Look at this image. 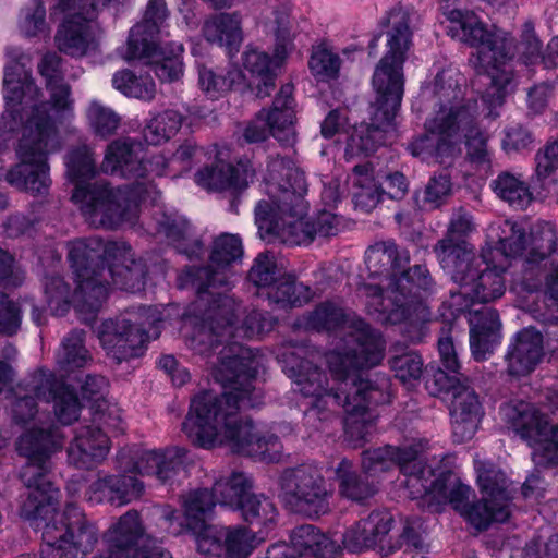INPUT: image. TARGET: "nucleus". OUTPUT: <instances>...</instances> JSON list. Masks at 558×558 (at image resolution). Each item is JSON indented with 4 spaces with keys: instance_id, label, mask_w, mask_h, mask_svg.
<instances>
[{
    "instance_id": "nucleus-1",
    "label": "nucleus",
    "mask_w": 558,
    "mask_h": 558,
    "mask_svg": "<svg viewBox=\"0 0 558 558\" xmlns=\"http://www.w3.org/2000/svg\"><path fill=\"white\" fill-rule=\"evenodd\" d=\"M5 392L10 397L13 422L24 428L15 444L19 456L26 460L20 471L27 488L22 512L28 519L46 521L43 558H75L78 550L84 553L94 544L96 534L90 526L82 524L76 508H69L64 514L57 512L59 490L46 478V473L50 456L61 447L62 440L57 432L46 427L35 397L47 402L51 400L58 421L71 424L80 414L77 396L68 386L57 385L50 374L39 375L25 387H10Z\"/></svg>"
},
{
    "instance_id": "nucleus-2",
    "label": "nucleus",
    "mask_w": 558,
    "mask_h": 558,
    "mask_svg": "<svg viewBox=\"0 0 558 558\" xmlns=\"http://www.w3.org/2000/svg\"><path fill=\"white\" fill-rule=\"evenodd\" d=\"M205 155L202 147L185 141L169 158L158 155L146 159L141 143L131 138L117 140L108 145L101 170L136 181L128 191L114 192L106 182L88 183L95 174V161L88 147H78L66 157L68 175L75 185L72 199L95 227L116 228L123 222H133L140 203L148 199L155 203L158 195L153 182L145 179L148 174L179 175L201 162Z\"/></svg>"
},
{
    "instance_id": "nucleus-3",
    "label": "nucleus",
    "mask_w": 558,
    "mask_h": 558,
    "mask_svg": "<svg viewBox=\"0 0 558 558\" xmlns=\"http://www.w3.org/2000/svg\"><path fill=\"white\" fill-rule=\"evenodd\" d=\"M221 357L213 375L225 392L196 395L182 424L186 437L197 447L213 449L226 446L230 450L266 462L279 461L282 446L278 438L243 420L241 410L262 403L263 393L252 380L260 366V359L251 349L230 343L220 351Z\"/></svg>"
},
{
    "instance_id": "nucleus-4",
    "label": "nucleus",
    "mask_w": 558,
    "mask_h": 558,
    "mask_svg": "<svg viewBox=\"0 0 558 558\" xmlns=\"http://www.w3.org/2000/svg\"><path fill=\"white\" fill-rule=\"evenodd\" d=\"M39 71L46 77L49 100L43 98L24 64L7 65L3 77L7 112L19 120L21 133L16 147L20 163L7 172L5 180L33 194L47 191V157L61 148L60 129L74 117L70 87L60 77V58L46 54Z\"/></svg>"
},
{
    "instance_id": "nucleus-5",
    "label": "nucleus",
    "mask_w": 558,
    "mask_h": 558,
    "mask_svg": "<svg viewBox=\"0 0 558 558\" xmlns=\"http://www.w3.org/2000/svg\"><path fill=\"white\" fill-rule=\"evenodd\" d=\"M426 442L420 440L411 446L367 450L363 453L362 465L366 474L376 475L398 466L407 495L422 499L423 504L437 511L450 504L471 525L484 530L493 522H505L510 515V495L505 474L493 463L475 459L477 483L483 499L469 505L472 489L452 473L435 471L418 458Z\"/></svg>"
},
{
    "instance_id": "nucleus-6",
    "label": "nucleus",
    "mask_w": 558,
    "mask_h": 558,
    "mask_svg": "<svg viewBox=\"0 0 558 558\" xmlns=\"http://www.w3.org/2000/svg\"><path fill=\"white\" fill-rule=\"evenodd\" d=\"M345 352L332 351L327 355V363L332 385L323 386L325 377L308 362L295 365V353L284 360V368L294 378L298 389L305 397L313 398L308 417L326 420L329 414L343 408L347 417L344 428L351 438L364 439L371 433L376 415L371 404L378 392L369 381L356 375V371L373 367L384 357V342L380 336L369 329L362 320L355 323L354 333L345 341Z\"/></svg>"
},
{
    "instance_id": "nucleus-7",
    "label": "nucleus",
    "mask_w": 558,
    "mask_h": 558,
    "mask_svg": "<svg viewBox=\"0 0 558 558\" xmlns=\"http://www.w3.org/2000/svg\"><path fill=\"white\" fill-rule=\"evenodd\" d=\"M69 259L76 277L72 300L60 277L50 278L45 286L48 306L54 315H63L72 303L82 319L88 322L108 295V277L121 290L134 293L144 287L145 266L134 259L131 247L123 242L76 240L70 243Z\"/></svg>"
},
{
    "instance_id": "nucleus-8",
    "label": "nucleus",
    "mask_w": 558,
    "mask_h": 558,
    "mask_svg": "<svg viewBox=\"0 0 558 558\" xmlns=\"http://www.w3.org/2000/svg\"><path fill=\"white\" fill-rule=\"evenodd\" d=\"M243 253L240 238L233 234H222L213 244L208 267L194 270L189 268L180 277L181 287H193L199 299L205 294L215 295L217 287L228 286L231 278L230 265L236 262ZM218 299L209 308L206 320L196 329L191 338V347L199 353H205L207 348H213L214 342H222L227 337L254 338L271 328V324L264 318L262 313L254 312L246 317L241 327H233V317L239 311V305L228 295L217 292Z\"/></svg>"
},
{
    "instance_id": "nucleus-9",
    "label": "nucleus",
    "mask_w": 558,
    "mask_h": 558,
    "mask_svg": "<svg viewBox=\"0 0 558 558\" xmlns=\"http://www.w3.org/2000/svg\"><path fill=\"white\" fill-rule=\"evenodd\" d=\"M492 244H500L497 253L505 257H515L526 252L524 269L514 279L511 290L518 295L537 292L544 282L545 294L558 310V252L556 232L549 222L534 225L525 240L523 228L515 222L504 220L494 222L487 230Z\"/></svg>"
},
{
    "instance_id": "nucleus-10",
    "label": "nucleus",
    "mask_w": 558,
    "mask_h": 558,
    "mask_svg": "<svg viewBox=\"0 0 558 558\" xmlns=\"http://www.w3.org/2000/svg\"><path fill=\"white\" fill-rule=\"evenodd\" d=\"M397 247L393 243H378L366 251L365 262L372 277L381 276L386 266L392 268V276L377 283H366L361 289L366 298V307L371 315L380 323L398 324L423 312L418 301V290L429 284L428 271L416 265L402 271L396 263Z\"/></svg>"
},
{
    "instance_id": "nucleus-11",
    "label": "nucleus",
    "mask_w": 558,
    "mask_h": 558,
    "mask_svg": "<svg viewBox=\"0 0 558 558\" xmlns=\"http://www.w3.org/2000/svg\"><path fill=\"white\" fill-rule=\"evenodd\" d=\"M449 22L448 33L463 43L476 47L472 59L474 66L486 74L489 86L482 95V113L496 117L505 98L512 92V40L500 33H489L480 19L471 11L450 10L445 12Z\"/></svg>"
},
{
    "instance_id": "nucleus-12",
    "label": "nucleus",
    "mask_w": 558,
    "mask_h": 558,
    "mask_svg": "<svg viewBox=\"0 0 558 558\" xmlns=\"http://www.w3.org/2000/svg\"><path fill=\"white\" fill-rule=\"evenodd\" d=\"M307 185L304 173L289 158L270 159L264 177V193L255 207V223L262 239L292 245L281 233L301 231L311 226L304 199Z\"/></svg>"
},
{
    "instance_id": "nucleus-13",
    "label": "nucleus",
    "mask_w": 558,
    "mask_h": 558,
    "mask_svg": "<svg viewBox=\"0 0 558 558\" xmlns=\"http://www.w3.org/2000/svg\"><path fill=\"white\" fill-rule=\"evenodd\" d=\"M269 26L275 34L272 58L258 49L247 48L243 53V66L250 76L234 68L228 72V77H222L211 69L199 65L198 86L202 92L209 98H218L229 89L244 92L247 88H255L257 97L270 95L278 70L294 50L295 29L287 8L275 12Z\"/></svg>"
},
{
    "instance_id": "nucleus-14",
    "label": "nucleus",
    "mask_w": 558,
    "mask_h": 558,
    "mask_svg": "<svg viewBox=\"0 0 558 558\" xmlns=\"http://www.w3.org/2000/svg\"><path fill=\"white\" fill-rule=\"evenodd\" d=\"M497 250H500V244H492L488 239L482 256L468 252L465 246L453 247L447 242L441 244L439 263L459 284V291L450 296V306L457 313L470 311L474 302H492L505 293L506 282L502 275L510 266L512 257L500 256Z\"/></svg>"
},
{
    "instance_id": "nucleus-15",
    "label": "nucleus",
    "mask_w": 558,
    "mask_h": 558,
    "mask_svg": "<svg viewBox=\"0 0 558 558\" xmlns=\"http://www.w3.org/2000/svg\"><path fill=\"white\" fill-rule=\"evenodd\" d=\"M464 77L454 68H448L438 73L433 82V93L442 101L448 102V124H437L432 121L428 128H439L454 145V155L460 153L459 144L463 138L468 158L475 165L485 166L490 162V151L487 135L478 126V105L476 100H464L462 85Z\"/></svg>"
},
{
    "instance_id": "nucleus-16",
    "label": "nucleus",
    "mask_w": 558,
    "mask_h": 558,
    "mask_svg": "<svg viewBox=\"0 0 558 558\" xmlns=\"http://www.w3.org/2000/svg\"><path fill=\"white\" fill-rule=\"evenodd\" d=\"M403 63L381 58L375 68L372 85L376 99L372 105V122L355 128L348 142L345 156L374 151L385 141V133L392 128L403 96Z\"/></svg>"
},
{
    "instance_id": "nucleus-17",
    "label": "nucleus",
    "mask_w": 558,
    "mask_h": 558,
    "mask_svg": "<svg viewBox=\"0 0 558 558\" xmlns=\"http://www.w3.org/2000/svg\"><path fill=\"white\" fill-rule=\"evenodd\" d=\"M161 315L157 308L141 307L128 311L116 319L102 323L99 340L107 354L118 362L138 356L144 344L159 335L157 324Z\"/></svg>"
},
{
    "instance_id": "nucleus-18",
    "label": "nucleus",
    "mask_w": 558,
    "mask_h": 558,
    "mask_svg": "<svg viewBox=\"0 0 558 558\" xmlns=\"http://www.w3.org/2000/svg\"><path fill=\"white\" fill-rule=\"evenodd\" d=\"M500 415L533 448L537 465L558 463V426H550L533 404L513 400L500 408Z\"/></svg>"
},
{
    "instance_id": "nucleus-19",
    "label": "nucleus",
    "mask_w": 558,
    "mask_h": 558,
    "mask_svg": "<svg viewBox=\"0 0 558 558\" xmlns=\"http://www.w3.org/2000/svg\"><path fill=\"white\" fill-rule=\"evenodd\" d=\"M95 558H172L144 535L138 512L123 514L106 534V549Z\"/></svg>"
},
{
    "instance_id": "nucleus-20",
    "label": "nucleus",
    "mask_w": 558,
    "mask_h": 558,
    "mask_svg": "<svg viewBox=\"0 0 558 558\" xmlns=\"http://www.w3.org/2000/svg\"><path fill=\"white\" fill-rule=\"evenodd\" d=\"M280 487L283 498L302 511L317 515L328 509L329 489L316 466L302 465L284 471Z\"/></svg>"
},
{
    "instance_id": "nucleus-21",
    "label": "nucleus",
    "mask_w": 558,
    "mask_h": 558,
    "mask_svg": "<svg viewBox=\"0 0 558 558\" xmlns=\"http://www.w3.org/2000/svg\"><path fill=\"white\" fill-rule=\"evenodd\" d=\"M436 384L440 390L452 395L450 415L456 440L463 442L471 439L478 428L483 411L476 393L468 385V379L461 380L457 375L448 377L439 372Z\"/></svg>"
},
{
    "instance_id": "nucleus-22",
    "label": "nucleus",
    "mask_w": 558,
    "mask_h": 558,
    "mask_svg": "<svg viewBox=\"0 0 558 558\" xmlns=\"http://www.w3.org/2000/svg\"><path fill=\"white\" fill-rule=\"evenodd\" d=\"M214 507L215 501L207 492H191L183 500L186 527L193 531L198 551L220 557L223 554L222 531L227 526L206 524Z\"/></svg>"
},
{
    "instance_id": "nucleus-23",
    "label": "nucleus",
    "mask_w": 558,
    "mask_h": 558,
    "mask_svg": "<svg viewBox=\"0 0 558 558\" xmlns=\"http://www.w3.org/2000/svg\"><path fill=\"white\" fill-rule=\"evenodd\" d=\"M423 96L426 98L433 97L434 106L438 107L435 114L428 118L425 122V129L427 134L414 138L408 146L411 155L422 159L423 161L435 160L440 163H445L448 158L454 156L453 142L449 140V136L442 134L439 128H428L432 121H437V124H448L449 119H444L448 113V102L442 101L433 93V83L427 86Z\"/></svg>"
},
{
    "instance_id": "nucleus-24",
    "label": "nucleus",
    "mask_w": 558,
    "mask_h": 558,
    "mask_svg": "<svg viewBox=\"0 0 558 558\" xmlns=\"http://www.w3.org/2000/svg\"><path fill=\"white\" fill-rule=\"evenodd\" d=\"M340 549L336 539L314 525H301L291 534V546L275 544L268 548L266 558H336Z\"/></svg>"
},
{
    "instance_id": "nucleus-25",
    "label": "nucleus",
    "mask_w": 558,
    "mask_h": 558,
    "mask_svg": "<svg viewBox=\"0 0 558 558\" xmlns=\"http://www.w3.org/2000/svg\"><path fill=\"white\" fill-rule=\"evenodd\" d=\"M349 181L354 189L352 192L354 205L364 211L375 208L384 193L397 199L403 197L408 190L407 180L399 172L388 175L384 187L380 189L373 175V169L367 163L355 166Z\"/></svg>"
},
{
    "instance_id": "nucleus-26",
    "label": "nucleus",
    "mask_w": 558,
    "mask_h": 558,
    "mask_svg": "<svg viewBox=\"0 0 558 558\" xmlns=\"http://www.w3.org/2000/svg\"><path fill=\"white\" fill-rule=\"evenodd\" d=\"M393 518L388 511H375L367 518L356 522L343 535L344 548L352 553H360L381 546L385 537L392 529Z\"/></svg>"
},
{
    "instance_id": "nucleus-27",
    "label": "nucleus",
    "mask_w": 558,
    "mask_h": 558,
    "mask_svg": "<svg viewBox=\"0 0 558 558\" xmlns=\"http://www.w3.org/2000/svg\"><path fill=\"white\" fill-rule=\"evenodd\" d=\"M255 174L250 161L236 166L218 159L213 167H205L195 174L196 183L205 189L215 191H239L247 186Z\"/></svg>"
},
{
    "instance_id": "nucleus-28",
    "label": "nucleus",
    "mask_w": 558,
    "mask_h": 558,
    "mask_svg": "<svg viewBox=\"0 0 558 558\" xmlns=\"http://www.w3.org/2000/svg\"><path fill=\"white\" fill-rule=\"evenodd\" d=\"M109 448L106 433L92 426H81L68 449L69 462L76 468H92L107 457Z\"/></svg>"
},
{
    "instance_id": "nucleus-29",
    "label": "nucleus",
    "mask_w": 558,
    "mask_h": 558,
    "mask_svg": "<svg viewBox=\"0 0 558 558\" xmlns=\"http://www.w3.org/2000/svg\"><path fill=\"white\" fill-rule=\"evenodd\" d=\"M168 16L165 0H150L142 23L136 24L130 32L126 46L119 51L125 61L142 57L147 51V41L154 39L155 34Z\"/></svg>"
},
{
    "instance_id": "nucleus-30",
    "label": "nucleus",
    "mask_w": 558,
    "mask_h": 558,
    "mask_svg": "<svg viewBox=\"0 0 558 558\" xmlns=\"http://www.w3.org/2000/svg\"><path fill=\"white\" fill-rule=\"evenodd\" d=\"M470 347L475 360L487 357L499 343V322L496 311L488 307L469 311Z\"/></svg>"
},
{
    "instance_id": "nucleus-31",
    "label": "nucleus",
    "mask_w": 558,
    "mask_h": 558,
    "mask_svg": "<svg viewBox=\"0 0 558 558\" xmlns=\"http://www.w3.org/2000/svg\"><path fill=\"white\" fill-rule=\"evenodd\" d=\"M142 493V483L133 476L106 475L90 485L88 498L93 502L107 501L120 507L137 499Z\"/></svg>"
},
{
    "instance_id": "nucleus-32",
    "label": "nucleus",
    "mask_w": 558,
    "mask_h": 558,
    "mask_svg": "<svg viewBox=\"0 0 558 558\" xmlns=\"http://www.w3.org/2000/svg\"><path fill=\"white\" fill-rule=\"evenodd\" d=\"M542 356V335L533 328L523 329L518 332L509 348L507 354L509 372L513 375H526L541 362Z\"/></svg>"
},
{
    "instance_id": "nucleus-33",
    "label": "nucleus",
    "mask_w": 558,
    "mask_h": 558,
    "mask_svg": "<svg viewBox=\"0 0 558 558\" xmlns=\"http://www.w3.org/2000/svg\"><path fill=\"white\" fill-rule=\"evenodd\" d=\"M147 51L133 60H146L160 81L174 82L183 74V46L172 43L156 48L154 40L147 41Z\"/></svg>"
},
{
    "instance_id": "nucleus-34",
    "label": "nucleus",
    "mask_w": 558,
    "mask_h": 558,
    "mask_svg": "<svg viewBox=\"0 0 558 558\" xmlns=\"http://www.w3.org/2000/svg\"><path fill=\"white\" fill-rule=\"evenodd\" d=\"M411 16L403 8H395L387 15L386 53L383 58L404 62L412 46Z\"/></svg>"
},
{
    "instance_id": "nucleus-35",
    "label": "nucleus",
    "mask_w": 558,
    "mask_h": 558,
    "mask_svg": "<svg viewBox=\"0 0 558 558\" xmlns=\"http://www.w3.org/2000/svg\"><path fill=\"white\" fill-rule=\"evenodd\" d=\"M264 111L271 134L283 144H293L295 141L294 109L291 97V87H282L277 95L271 110Z\"/></svg>"
},
{
    "instance_id": "nucleus-36",
    "label": "nucleus",
    "mask_w": 558,
    "mask_h": 558,
    "mask_svg": "<svg viewBox=\"0 0 558 558\" xmlns=\"http://www.w3.org/2000/svg\"><path fill=\"white\" fill-rule=\"evenodd\" d=\"M184 456L185 450L177 447L165 451H143L137 457L134 470L141 475H154L157 480L166 482L177 473Z\"/></svg>"
},
{
    "instance_id": "nucleus-37",
    "label": "nucleus",
    "mask_w": 558,
    "mask_h": 558,
    "mask_svg": "<svg viewBox=\"0 0 558 558\" xmlns=\"http://www.w3.org/2000/svg\"><path fill=\"white\" fill-rule=\"evenodd\" d=\"M204 35L208 41L223 46L231 52L243 39L241 16L235 13H220L206 21Z\"/></svg>"
},
{
    "instance_id": "nucleus-38",
    "label": "nucleus",
    "mask_w": 558,
    "mask_h": 558,
    "mask_svg": "<svg viewBox=\"0 0 558 558\" xmlns=\"http://www.w3.org/2000/svg\"><path fill=\"white\" fill-rule=\"evenodd\" d=\"M251 480L244 473L233 472L216 481L214 493L208 489H197L196 492H207L214 499L215 505L219 502L238 509L242 501L251 495Z\"/></svg>"
},
{
    "instance_id": "nucleus-39",
    "label": "nucleus",
    "mask_w": 558,
    "mask_h": 558,
    "mask_svg": "<svg viewBox=\"0 0 558 558\" xmlns=\"http://www.w3.org/2000/svg\"><path fill=\"white\" fill-rule=\"evenodd\" d=\"M222 537L225 558H248L265 542L263 531L255 533L245 526H227Z\"/></svg>"
},
{
    "instance_id": "nucleus-40",
    "label": "nucleus",
    "mask_w": 558,
    "mask_h": 558,
    "mask_svg": "<svg viewBox=\"0 0 558 558\" xmlns=\"http://www.w3.org/2000/svg\"><path fill=\"white\" fill-rule=\"evenodd\" d=\"M183 116L175 110H165L153 117L144 129L148 144L159 145L173 137L181 129Z\"/></svg>"
},
{
    "instance_id": "nucleus-41",
    "label": "nucleus",
    "mask_w": 558,
    "mask_h": 558,
    "mask_svg": "<svg viewBox=\"0 0 558 558\" xmlns=\"http://www.w3.org/2000/svg\"><path fill=\"white\" fill-rule=\"evenodd\" d=\"M238 509L246 522L260 525L265 536L277 518L275 505L264 495L251 494Z\"/></svg>"
},
{
    "instance_id": "nucleus-42",
    "label": "nucleus",
    "mask_w": 558,
    "mask_h": 558,
    "mask_svg": "<svg viewBox=\"0 0 558 558\" xmlns=\"http://www.w3.org/2000/svg\"><path fill=\"white\" fill-rule=\"evenodd\" d=\"M311 226H305L301 231L286 229L283 238L291 244H308L316 235L329 236L337 230V217L330 211L319 213L313 220H310Z\"/></svg>"
},
{
    "instance_id": "nucleus-43",
    "label": "nucleus",
    "mask_w": 558,
    "mask_h": 558,
    "mask_svg": "<svg viewBox=\"0 0 558 558\" xmlns=\"http://www.w3.org/2000/svg\"><path fill=\"white\" fill-rule=\"evenodd\" d=\"M496 194L514 208L523 209L532 202V193L519 177L505 172L493 182Z\"/></svg>"
},
{
    "instance_id": "nucleus-44",
    "label": "nucleus",
    "mask_w": 558,
    "mask_h": 558,
    "mask_svg": "<svg viewBox=\"0 0 558 558\" xmlns=\"http://www.w3.org/2000/svg\"><path fill=\"white\" fill-rule=\"evenodd\" d=\"M112 86L125 95L141 100H151L156 93V86L150 77H137L129 70L114 73Z\"/></svg>"
},
{
    "instance_id": "nucleus-45",
    "label": "nucleus",
    "mask_w": 558,
    "mask_h": 558,
    "mask_svg": "<svg viewBox=\"0 0 558 558\" xmlns=\"http://www.w3.org/2000/svg\"><path fill=\"white\" fill-rule=\"evenodd\" d=\"M90 360L84 347V332L72 331L62 342L58 352V363L65 371L80 368Z\"/></svg>"
},
{
    "instance_id": "nucleus-46",
    "label": "nucleus",
    "mask_w": 558,
    "mask_h": 558,
    "mask_svg": "<svg viewBox=\"0 0 558 558\" xmlns=\"http://www.w3.org/2000/svg\"><path fill=\"white\" fill-rule=\"evenodd\" d=\"M340 65L339 56L326 45H318L313 48L308 68L317 81L327 82L337 78Z\"/></svg>"
},
{
    "instance_id": "nucleus-47",
    "label": "nucleus",
    "mask_w": 558,
    "mask_h": 558,
    "mask_svg": "<svg viewBox=\"0 0 558 558\" xmlns=\"http://www.w3.org/2000/svg\"><path fill=\"white\" fill-rule=\"evenodd\" d=\"M336 474L340 482L341 494L352 500L362 501L377 490L375 485L361 482L352 471V463L345 459L339 463Z\"/></svg>"
},
{
    "instance_id": "nucleus-48",
    "label": "nucleus",
    "mask_w": 558,
    "mask_h": 558,
    "mask_svg": "<svg viewBox=\"0 0 558 558\" xmlns=\"http://www.w3.org/2000/svg\"><path fill=\"white\" fill-rule=\"evenodd\" d=\"M19 31L28 38L47 36L49 34V27L46 23V10L41 0H33L23 8L19 20Z\"/></svg>"
},
{
    "instance_id": "nucleus-49",
    "label": "nucleus",
    "mask_w": 558,
    "mask_h": 558,
    "mask_svg": "<svg viewBox=\"0 0 558 558\" xmlns=\"http://www.w3.org/2000/svg\"><path fill=\"white\" fill-rule=\"evenodd\" d=\"M86 117L94 133L104 138L113 134L120 124L119 116L98 100L89 102Z\"/></svg>"
},
{
    "instance_id": "nucleus-50",
    "label": "nucleus",
    "mask_w": 558,
    "mask_h": 558,
    "mask_svg": "<svg viewBox=\"0 0 558 558\" xmlns=\"http://www.w3.org/2000/svg\"><path fill=\"white\" fill-rule=\"evenodd\" d=\"M390 366L395 376L408 386H413L423 374V361L415 352L393 356Z\"/></svg>"
},
{
    "instance_id": "nucleus-51",
    "label": "nucleus",
    "mask_w": 558,
    "mask_h": 558,
    "mask_svg": "<svg viewBox=\"0 0 558 558\" xmlns=\"http://www.w3.org/2000/svg\"><path fill=\"white\" fill-rule=\"evenodd\" d=\"M269 298L277 303L301 305L311 299L310 288L291 278L277 282L269 293Z\"/></svg>"
},
{
    "instance_id": "nucleus-52",
    "label": "nucleus",
    "mask_w": 558,
    "mask_h": 558,
    "mask_svg": "<svg viewBox=\"0 0 558 558\" xmlns=\"http://www.w3.org/2000/svg\"><path fill=\"white\" fill-rule=\"evenodd\" d=\"M474 226L472 221V217L465 213H458L454 215L450 222L449 231L447 238L441 240L438 245L436 246L435 251L437 254V257L439 258V253L441 251V244L445 242L448 243V245L453 247H461L465 246V250L470 253H474L473 250L469 246V244L465 241H457L456 238L466 235L471 231H473Z\"/></svg>"
},
{
    "instance_id": "nucleus-53",
    "label": "nucleus",
    "mask_w": 558,
    "mask_h": 558,
    "mask_svg": "<svg viewBox=\"0 0 558 558\" xmlns=\"http://www.w3.org/2000/svg\"><path fill=\"white\" fill-rule=\"evenodd\" d=\"M425 548L422 524L418 520H407L398 541L389 550L404 549L410 553H421Z\"/></svg>"
},
{
    "instance_id": "nucleus-54",
    "label": "nucleus",
    "mask_w": 558,
    "mask_h": 558,
    "mask_svg": "<svg viewBox=\"0 0 558 558\" xmlns=\"http://www.w3.org/2000/svg\"><path fill=\"white\" fill-rule=\"evenodd\" d=\"M22 323V311L20 305L7 294L0 292V333L14 335L19 331Z\"/></svg>"
},
{
    "instance_id": "nucleus-55",
    "label": "nucleus",
    "mask_w": 558,
    "mask_h": 558,
    "mask_svg": "<svg viewBox=\"0 0 558 558\" xmlns=\"http://www.w3.org/2000/svg\"><path fill=\"white\" fill-rule=\"evenodd\" d=\"M250 280L259 287H268L277 279V266L272 256L259 254L250 270Z\"/></svg>"
},
{
    "instance_id": "nucleus-56",
    "label": "nucleus",
    "mask_w": 558,
    "mask_h": 558,
    "mask_svg": "<svg viewBox=\"0 0 558 558\" xmlns=\"http://www.w3.org/2000/svg\"><path fill=\"white\" fill-rule=\"evenodd\" d=\"M535 174L538 182L550 178L558 167V142H549L536 154Z\"/></svg>"
},
{
    "instance_id": "nucleus-57",
    "label": "nucleus",
    "mask_w": 558,
    "mask_h": 558,
    "mask_svg": "<svg viewBox=\"0 0 558 558\" xmlns=\"http://www.w3.org/2000/svg\"><path fill=\"white\" fill-rule=\"evenodd\" d=\"M438 350L440 355V362L444 367L438 369L435 376L439 372H444L448 377L457 375L461 378V380L466 379L464 375H462L460 369V362L458 360V354L453 341L450 337H440L438 341Z\"/></svg>"
},
{
    "instance_id": "nucleus-58",
    "label": "nucleus",
    "mask_w": 558,
    "mask_h": 558,
    "mask_svg": "<svg viewBox=\"0 0 558 558\" xmlns=\"http://www.w3.org/2000/svg\"><path fill=\"white\" fill-rule=\"evenodd\" d=\"M451 192V180L446 173L433 177L425 191L424 203L430 208L438 207Z\"/></svg>"
},
{
    "instance_id": "nucleus-59",
    "label": "nucleus",
    "mask_w": 558,
    "mask_h": 558,
    "mask_svg": "<svg viewBox=\"0 0 558 558\" xmlns=\"http://www.w3.org/2000/svg\"><path fill=\"white\" fill-rule=\"evenodd\" d=\"M342 311L332 304L320 305L311 317L310 325L316 329H333L340 325Z\"/></svg>"
},
{
    "instance_id": "nucleus-60",
    "label": "nucleus",
    "mask_w": 558,
    "mask_h": 558,
    "mask_svg": "<svg viewBox=\"0 0 558 558\" xmlns=\"http://www.w3.org/2000/svg\"><path fill=\"white\" fill-rule=\"evenodd\" d=\"M532 143L531 134L521 125H512L506 129L502 147L507 153L520 151Z\"/></svg>"
},
{
    "instance_id": "nucleus-61",
    "label": "nucleus",
    "mask_w": 558,
    "mask_h": 558,
    "mask_svg": "<svg viewBox=\"0 0 558 558\" xmlns=\"http://www.w3.org/2000/svg\"><path fill=\"white\" fill-rule=\"evenodd\" d=\"M522 558H558V536H551L544 544L529 543L523 550Z\"/></svg>"
},
{
    "instance_id": "nucleus-62",
    "label": "nucleus",
    "mask_w": 558,
    "mask_h": 558,
    "mask_svg": "<svg viewBox=\"0 0 558 558\" xmlns=\"http://www.w3.org/2000/svg\"><path fill=\"white\" fill-rule=\"evenodd\" d=\"M160 231L173 243L179 251L190 254L182 245L181 240H186L190 233V227L183 220H173L170 222H162Z\"/></svg>"
},
{
    "instance_id": "nucleus-63",
    "label": "nucleus",
    "mask_w": 558,
    "mask_h": 558,
    "mask_svg": "<svg viewBox=\"0 0 558 558\" xmlns=\"http://www.w3.org/2000/svg\"><path fill=\"white\" fill-rule=\"evenodd\" d=\"M270 133L264 111H260L257 118L246 125L243 136L247 143H257L266 140Z\"/></svg>"
},
{
    "instance_id": "nucleus-64",
    "label": "nucleus",
    "mask_w": 558,
    "mask_h": 558,
    "mask_svg": "<svg viewBox=\"0 0 558 558\" xmlns=\"http://www.w3.org/2000/svg\"><path fill=\"white\" fill-rule=\"evenodd\" d=\"M107 380L102 376H86L81 387L82 397L87 399H98L107 389Z\"/></svg>"
}]
</instances>
